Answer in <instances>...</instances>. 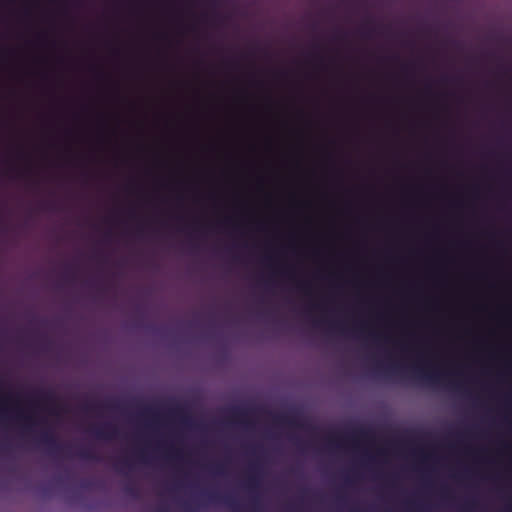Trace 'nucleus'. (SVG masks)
<instances>
[{
	"label": "nucleus",
	"mask_w": 512,
	"mask_h": 512,
	"mask_svg": "<svg viewBox=\"0 0 512 512\" xmlns=\"http://www.w3.org/2000/svg\"><path fill=\"white\" fill-rule=\"evenodd\" d=\"M38 442L47 448L53 456L69 455L70 446H64L58 442L55 435L50 430H43L38 438Z\"/></svg>",
	"instance_id": "1"
},
{
	"label": "nucleus",
	"mask_w": 512,
	"mask_h": 512,
	"mask_svg": "<svg viewBox=\"0 0 512 512\" xmlns=\"http://www.w3.org/2000/svg\"><path fill=\"white\" fill-rule=\"evenodd\" d=\"M360 439L370 440L371 431L365 428H360L354 431L352 437L330 435L327 439V442L330 448H342L348 442H351L353 445H357L358 440Z\"/></svg>",
	"instance_id": "2"
},
{
	"label": "nucleus",
	"mask_w": 512,
	"mask_h": 512,
	"mask_svg": "<svg viewBox=\"0 0 512 512\" xmlns=\"http://www.w3.org/2000/svg\"><path fill=\"white\" fill-rule=\"evenodd\" d=\"M91 433L98 439L112 440L119 437V429L112 423H103L101 425L92 426Z\"/></svg>",
	"instance_id": "3"
},
{
	"label": "nucleus",
	"mask_w": 512,
	"mask_h": 512,
	"mask_svg": "<svg viewBox=\"0 0 512 512\" xmlns=\"http://www.w3.org/2000/svg\"><path fill=\"white\" fill-rule=\"evenodd\" d=\"M249 409L245 408H234L231 411V420L234 423L240 424L247 429H252L254 427V422L249 418L250 414Z\"/></svg>",
	"instance_id": "4"
},
{
	"label": "nucleus",
	"mask_w": 512,
	"mask_h": 512,
	"mask_svg": "<svg viewBox=\"0 0 512 512\" xmlns=\"http://www.w3.org/2000/svg\"><path fill=\"white\" fill-rule=\"evenodd\" d=\"M169 414L172 417L179 419L183 424L192 426V418L185 405L176 404L169 408Z\"/></svg>",
	"instance_id": "5"
},
{
	"label": "nucleus",
	"mask_w": 512,
	"mask_h": 512,
	"mask_svg": "<svg viewBox=\"0 0 512 512\" xmlns=\"http://www.w3.org/2000/svg\"><path fill=\"white\" fill-rule=\"evenodd\" d=\"M260 472L261 468L258 463H253L250 467V473L247 478V487L250 490H255L260 485Z\"/></svg>",
	"instance_id": "6"
},
{
	"label": "nucleus",
	"mask_w": 512,
	"mask_h": 512,
	"mask_svg": "<svg viewBox=\"0 0 512 512\" xmlns=\"http://www.w3.org/2000/svg\"><path fill=\"white\" fill-rule=\"evenodd\" d=\"M274 421L282 425H288L290 427L301 428L303 427L298 416L291 414H277L274 416Z\"/></svg>",
	"instance_id": "7"
},
{
	"label": "nucleus",
	"mask_w": 512,
	"mask_h": 512,
	"mask_svg": "<svg viewBox=\"0 0 512 512\" xmlns=\"http://www.w3.org/2000/svg\"><path fill=\"white\" fill-rule=\"evenodd\" d=\"M202 497L211 503H224L227 506L235 507V503L231 497L228 496H220L219 494L212 491H204L201 493Z\"/></svg>",
	"instance_id": "8"
},
{
	"label": "nucleus",
	"mask_w": 512,
	"mask_h": 512,
	"mask_svg": "<svg viewBox=\"0 0 512 512\" xmlns=\"http://www.w3.org/2000/svg\"><path fill=\"white\" fill-rule=\"evenodd\" d=\"M75 455L84 460L100 461V458L90 448H80L76 451Z\"/></svg>",
	"instance_id": "9"
},
{
	"label": "nucleus",
	"mask_w": 512,
	"mask_h": 512,
	"mask_svg": "<svg viewBox=\"0 0 512 512\" xmlns=\"http://www.w3.org/2000/svg\"><path fill=\"white\" fill-rule=\"evenodd\" d=\"M37 400L43 404L52 405L55 403V396L51 391H40L37 394Z\"/></svg>",
	"instance_id": "10"
},
{
	"label": "nucleus",
	"mask_w": 512,
	"mask_h": 512,
	"mask_svg": "<svg viewBox=\"0 0 512 512\" xmlns=\"http://www.w3.org/2000/svg\"><path fill=\"white\" fill-rule=\"evenodd\" d=\"M416 375L419 378L425 379V380L430 381V382H437L439 380V374L435 373V372L430 373V372L423 371L421 369H417L416 370Z\"/></svg>",
	"instance_id": "11"
},
{
	"label": "nucleus",
	"mask_w": 512,
	"mask_h": 512,
	"mask_svg": "<svg viewBox=\"0 0 512 512\" xmlns=\"http://www.w3.org/2000/svg\"><path fill=\"white\" fill-rule=\"evenodd\" d=\"M328 327L331 331H336L343 335L348 333V329L346 328V326L340 322H329Z\"/></svg>",
	"instance_id": "12"
},
{
	"label": "nucleus",
	"mask_w": 512,
	"mask_h": 512,
	"mask_svg": "<svg viewBox=\"0 0 512 512\" xmlns=\"http://www.w3.org/2000/svg\"><path fill=\"white\" fill-rule=\"evenodd\" d=\"M166 457H167L168 459H176V460H180V459L182 458L181 450L176 449V448H174V447L170 446V447L167 449Z\"/></svg>",
	"instance_id": "13"
},
{
	"label": "nucleus",
	"mask_w": 512,
	"mask_h": 512,
	"mask_svg": "<svg viewBox=\"0 0 512 512\" xmlns=\"http://www.w3.org/2000/svg\"><path fill=\"white\" fill-rule=\"evenodd\" d=\"M123 468H126L128 470H132V468H133L130 459L127 457L119 459V461L116 465V469L119 471H122Z\"/></svg>",
	"instance_id": "14"
},
{
	"label": "nucleus",
	"mask_w": 512,
	"mask_h": 512,
	"mask_svg": "<svg viewBox=\"0 0 512 512\" xmlns=\"http://www.w3.org/2000/svg\"><path fill=\"white\" fill-rule=\"evenodd\" d=\"M142 415L146 417H152L154 420L158 419V413L152 406L145 407L142 412Z\"/></svg>",
	"instance_id": "15"
},
{
	"label": "nucleus",
	"mask_w": 512,
	"mask_h": 512,
	"mask_svg": "<svg viewBox=\"0 0 512 512\" xmlns=\"http://www.w3.org/2000/svg\"><path fill=\"white\" fill-rule=\"evenodd\" d=\"M124 491H125L126 494H128V495H130L132 497H137L138 496V489L132 483H128L127 485H125Z\"/></svg>",
	"instance_id": "16"
},
{
	"label": "nucleus",
	"mask_w": 512,
	"mask_h": 512,
	"mask_svg": "<svg viewBox=\"0 0 512 512\" xmlns=\"http://www.w3.org/2000/svg\"><path fill=\"white\" fill-rule=\"evenodd\" d=\"M184 512H198V505L190 502H184L182 504Z\"/></svg>",
	"instance_id": "17"
},
{
	"label": "nucleus",
	"mask_w": 512,
	"mask_h": 512,
	"mask_svg": "<svg viewBox=\"0 0 512 512\" xmlns=\"http://www.w3.org/2000/svg\"><path fill=\"white\" fill-rule=\"evenodd\" d=\"M367 326L364 323H361L359 325H355L352 329V332L356 335H363L367 332Z\"/></svg>",
	"instance_id": "18"
},
{
	"label": "nucleus",
	"mask_w": 512,
	"mask_h": 512,
	"mask_svg": "<svg viewBox=\"0 0 512 512\" xmlns=\"http://www.w3.org/2000/svg\"><path fill=\"white\" fill-rule=\"evenodd\" d=\"M17 417L25 422V428L26 429H30L32 427V425L34 424V422H33L31 417L24 416L20 412L17 414Z\"/></svg>",
	"instance_id": "19"
},
{
	"label": "nucleus",
	"mask_w": 512,
	"mask_h": 512,
	"mask_svg": "<svg viewBox=\"0 0 512 512\" xmlns=\"http://www.w3.org/2000/svg\"><path fill=\"white\" fill-rule=\"evenodd\" d=\"M297 287H298L301 291H303L306 295H310V289H309L310 287H309L308 283H302V282H301V283H298V284H297Z\"/></svg>",
	"instance_id": "20"
},
{
	"label": "nucleus",
	"mask_w": 512,
	"mask_h": 512,
	"mask_svg": "<svg viewBox=\"0 0 512 512\" xmlns=\"http://www.w3.org/2000/svg\"><path fill=\"white\" fill-rule=\"evenodd\" d=\"M137 457L138 459L143 462V463H147L148 462V457H147V453L146 451L144 450H141L137 453Z\"/></svg>",
	"instance_id": "21"
},
{
	"label": "nucleus",
	"mask_w": 512,
	"mask_h": 512,
	"mask_svg": "<svg viewBox=\"0 0 512 512\" xmlns=\"http://www.w3.org/2000/svg\"><path fill=\"white\" fill-rule=\"evenodd\" d=\"M215 473L224 474V466L222 464H216L212 467Z\"/></svg>",
	"instance_id": "22"
},
{
	"label": "nucleus",
	"mask_w": 512,
	"mask_h": 512,
	"mask_svg": "<svg viewBox=\"0 0 512 512\" xmlns=\"http://www.w3.org/2000/svg\"><path fill=\"white\" fill-rule=\"evenodd\" d=\"M101 407L99 404H87L85 405V410L87 411H95L98 410Z\"/></svg>",
	"instance_id": "23"
},
{
	"label": "nucleus",
	"mask_w": 512,
	"mask_h": 512,
	"mask_svg": "<svg viewBox=\"0 0 512 512\" xmlns=\"http://www.w3.org/2000/svg\"><path fill=\"white\" fill-rule=\"evenodd\" d=\"M475 505H476L475 501H467L465 504V508L467 510H471L475 507Z\"/></svg>",
	"instance_id": "24"
},
{
	"label": "nucleus",
	"mask_w": 512,
	"mask_h": 512,
	"mask_svg": "<svg viewBox=\"0 0 512 512\" xmlns=\"http://www.w3.org/2000/svg\"><path fill=\"white\" fill-rule=\"evenodd\" d=\"M324 323H325V321H323V320H315V321L313 322V325H314L315 327H320V326H322Z\"/></svg>",
	"instance_id": "25"
},
{
	"label": "nucleus",
	"mask_w": 512,
	"mask_h": 512,
	"mask_svg": "<svg viewBox=\"0 0 512 512\" xmlns=\"http://www.w3.org/2000/svg\"><path fill=\"white\" fill-rule=\"evenodd\" d=\"M387 371L388 372H392V373H399L400 372V370L398 369L397 366H392Z\"/></svg>",
	"instance_id": "26"
},
{
	"label": "nucleus",
	"mask_w": 512,
	"mask_h": 512,
	"mask_svg": "<svg viewBox=\"0 0 512 512\" xmlns=\"http://www.w3.org/2000/svg\"><path fill=\"white\" fill-rule=\"evenodd\" d=\"M368 335L373 339V340H378L379 336L373 332H370L368 333Z\"/></svg>",
	"instance_id": "27"
},
{
	"label": "nucleus",
	"mask_w": 512,
	"mask_h": 512,
	"mask_svg": "<svg viewBox=\"0 0 512 512\" xmlns=\"http://www.w3.org/2000/svg\"><path fill=\"white\" fill-rule=\"evenodd\" d=\"M8 449H9L8 445H6V444H1L0 445V450L1 451H8Z\"/></svg>",
	"instance_id": "28"
},
{
	"label": "nucleus",
	"mask_w": 512,
	"mask_h": 512,
	"mask_svg": "<svg viewBox=\"0 0 512 512\" xmlns=\"http://www.w3.org/2000/svg\"><path fill=\"white\" fill-rule=\"evenodd\" d=\"M442 495H443V497L448 498V494H447V491L445 489L443 490Z\"/></svg>",
	"instance_id": "29"
},
{
	"label": "nucleus",
	"mask_w": 512,
	"mask_h": 512,
	"mask_svg": "<svg viewBox=\"0 0 512 512\" xmlns=\"http://www.w3.org/2000/svg\"><path fill=\"white\" fill-rule=\"evenodd\" d=\"M230 222H231L230 219L227 218V219H225L224 224H230Z\"/></svg>",
	"instance_id": "30"
},
{
	"label": "nucleus",
	"mask_w": 512,
	"mask_h": 512,
	"mask_svg": "<svg viewBox=\"0 0 512 512\" xmlns=\"http://www.w3.org/2000/svg\"><path fill=\"white\" fill-rule=\"evenodd\" d=\"M317 307H318L317 305H311V306H310V308H312V309H315V308H317Z\"/></svg>",
	"instance_id": "31"
},
{
	"label": "nucleus",
	"mask_w": 512,
	"mask_h": 512,
	"mask_svg": "<svg viewBox=\"0 0 512 512\" xmlns=\"http://www.w3.org/2000/svg\"><path fill=\"white\" fill-rule=\"evenodd\" d=\"M65 275L69 276V269L66 270Z\"/></svg>",
	"instance_id": "32"
},
{
	"label": "nucleus",
	"mask_w": 512,
	"mask_h": 512,
	"mask_svg": "<svg viewBox=\"0 0 512 512\" xmlns=\"http://www.w3.org/2000/svg\"><path fill=\"white\" fill-rule=\"evenodd\" d=\"M379 454H384V450H379Z\"/></svg>",
	"instance_id": "33"
},
{
	"label": "nucleus",
	"mask_w": 512,
	"mask_h": 512,
	"mask_svg": "<svg viewBox=\"0 0 512 512\" xmlns=\"http://www.w3.org/2000/svg\"><path fill=\"white\" fill-rule=\"evenodd\" d=\"M160 512H167V511H160Z\"/></svg>",
	"instance_id": "34"
}]
</instances>
